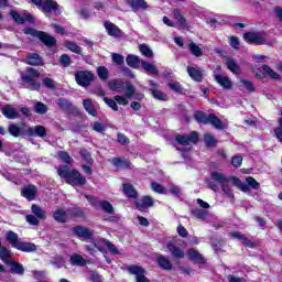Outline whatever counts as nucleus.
<instances>
[{"instance_id":"nucleus-2","label":"nucleus","mask_w":282,"mask_h":282,"mask_svg":"<svg viewBox=\"0 0 282 282\" xmlns=\"http://www.w3.org/2000/svg\"><path fill=\"white\" fill-rule=\"evenodd\" d=\"M21 127L18 123H10L8 127V132L12 138H19L24 135L26 138H47V128L42 124H37L34 128L30 127L28 123L22 122Z\"/></svg>"},{"instance_id":"nucleus-59","label":"nucleus","mask_w":282,"mask_h":282,"mask_svg":"<svg viewBox=\"0 0 282 282\" xmlns=\"http://www.w3.org/2000/svg\"><path fill=\"white\" fill-rule=\"evenodd\" d=\"M59 65H62V67H69V65H72V57L67 54H62L59 56Z\"/></svg>"},{"instance_id":"nucleus-12","label":"nucleus","mask_w":282,"mask_h":282,"mask_svg":"<svg viewBox=\"0 0 282 282\" xmlns=\"http://www.w3.org/2000/svg\"><path fill=\"white\" fill-rule=\"evenodd\" d=\"M10 17L13 19V21L15 23H18V25H24V23L28 21V23L34 24L35 20H34V15L32 13H25L24 18L19 14V12H17L15 10H11L9 12Z\"/></svg>"},{"instance_id":"nucleus-38","label":"nucleus","mask_w":282,"mask_h":282,"mask_svg":"<svg viewBox=\"0 0 282 282\" xmlns=\"http://www.w3.org/2000/svg\"><path fill=\"white\" fill-rule=\"evenodd\" d=\"M173 17L175 21H177V23L181 25V28H183V30H186V28H188V25L186 24V18L182 15V11L180 9L173 10Z\"/></svg>"},{"instance_id":"nucleus-28","label":"nucleus","mask_w":282,"mask_h":282,"mask_svg":"<svg viewBox=\"0 0 282 282\" xmlns=\"http://www.w3.org/2000/svg\"><path fill=\"white\" fill-rule=\"evenodd\" d=\"M57 106L59 109H62V111H78V108L72 105V101L66 98L57 99Z\"/></svg>"},{"instance_id":"nucleus-23","label":"nucleus","mask_w":282,"mask_h":282,"mask_svg":"<svg viewBox=\"0 0 282 282\" xmlns=\"http://www.w3.org/2000/svg\"><path fill=\"white\" fill-rule=\"evenodd\" d=\"M214 78H215L216 83L218 85H220V87H223V89H232V82L230 80V78L228 76H224L221 74H216V75H214Z\"/></svg>"},{"instance_id":"nucleus-55","label":"nucleus","mask_w":282,"mask_h":282,"mask_svg":"<svg viewBox=\"0 0 282 282\" xmlns=\"http://www.w3.org/2000/svg\"><path fill=\"white\" fill-rule=\"evenodd\" d=\"M240 84L243 85L245 89H247L249 94H254V91H257L254 84L248 79H241Z\"/></svg>"},{"instance_id":"nucleus-9","label":"nucleus","mask_w":282,"mask_h":282,"mask_svg":"<svg viewBox=\"0 0 282 282\" xmlns=\"http://www.w3.org/2000/svg\"><path fill=\"white\" fill-rule=\"evenodd\" d=\"M175 142L181 147H188V144H197L199 142V133L197 131H192L189 134H177L175 137Z\"/></svg>"},{"instance_id":"nucleus-61","label":"nucleus","mask_w":282,"mask_h":282,"mask_svg":"<svg viewBox=\"0 0 282 282\" xmlns=\"http://www.w3.org/2000/svg\"><path fill=\"white\" fill-rule=\"evenodd\" d=\"M126 97L127 98H133L135 94V86H133L131 83H126Z\"/></svg>"},{"instance_id":"nucleus-37","label":"nucleus","mask_w":282,"mask_h":282,"mask_svg":"<svg viewBox=\"0 0 282 282\" xmlns=\"http://www.w3.org/2000/svg\"><path fill=\"white\" fill-rule=\"evenodd\" d=\"M9 265H11V269H10L11 274H20V275L25 274V268L20 262L10 261Z\"/></svg>"},{"instance_id":"nucleus-41","label":"nucleus","mask_w":282,"mask_h":282,"mask_svg":"<svg viewBox=\"0 0 282 282\" xmlns=\"http://www.w3.org/2000/svg\"><path fill=\"white\" fill-rule=\"evenodd\" d=\"M31 210L37 219H42V220L47 219V214H45V210H43V208H41V206L33 204L31 206Z\"/></svg>"},{"instance_id":"nucleus-22","label":"nucleus","mask_w":282,"mask_h":282,"mask_svg":"<svg viewBox=\"0 0 282 282\" xmlns=\"http://www.w3.org/2000/svg\"><path fill=\"white\" fill-rule=\"evenodd\" d=\"M25 64L33 67H39L43 65V57L39 53H29L25 58Z\"/></svg>"},{"instance_id":"nucleus-24","label":"nucleus","mask_w":282,"mask_h":282,"mask_svg":"<svg viewBox=\"0 0 282 282\" xmlns=\"http://www.w3.org/2000/svg\"><path fill=\"white\" fill-rule=\"evenodd\" d=\"M156 265H159L161 270H166L167 272L173 270V263L171 260L162 254L156 258Z\"/></svg>"},{"instance_id":"nucleus-27","label":"nucleus","mask_w":282,"mask_h":282,"mask_svg":"<svg viewBox=\"0 0 282 282\" xmlns=\"http://www.w3.org/2000/svg\"><path fill=\"white\" fill-rule=\"evenodd\" d=\"M67 213L72 219H87V214L80 207L68 208Z\"/></svg>"},{"instance_id":"nucleus-29","label":"nucleus","mask_w":282,"mask_h":282,"mask_svg":"<svg viewBox=\"0 0 282 282\" xmlns=\"http://www.w3.org/2000/svg\"><path fill=\"white\" fill-rule=\"evenodd\" d=\"M53 219L57 223V224H67V212H65V209L63 208H58L55 212H53Z\"/></svg>"},{"instance_id":"nucleus-7","label":"nucleus","mask_w":282,"mask_h":282,"mask_svg":"<svg viewBox=\"0 0 282 282\" xmlns=\"http://www.w3.org/2000/svg\"><path fill=\"white\" fill-rule=\"evenodd\" d=\"M242 39L248 45H265L268 43V39L261 32H246Z\"/></svg>"},{"instance_id":"nucleus-10","label":"nucleus","mask_w":282,"mask_h":282,"mask_svg":"<svg viewBox=\"0 0 282 282\" xmlns=\"http://www.w3.org/2000/svg\"><path fill=\"white\" fill-rule=\"evenodd\" d=\"M111 164L117 169V171H131L133 169V163L124 156H115L111 159Z\"/></svg>"},{"instance_id":"nucleus-39","label":"nucleus","mask_w":282,"mask_h":282,"mask_svg":"<svg viewBox=\"0 0 282 282\" xmlns=\"http://www.w3.org/2000/svg\"><path fill=\"white\" fill-rule=\"evenodd\" d=\"M141 65H142V68L144 69V72H147V74H150L152 76H158L160 74V70H158V67H155V65H153L147 61H142Z\"/></svg>"},{"instance_id":"nucleus-64","label":"nucleus","mask_w":282,"mask_h":282,"mask_svg":"<svg viewBox=\"0 0 282 282\" xmlns=\"http://www.w3.org/2000/svg\"><path fill=\"white\" fill-rule=\"evenodd\" d=\"M104 102H106L110 107V109H112V111H118V104L116 99L105 97Z\"/></svg>"},{"instance_id":"nucleus-36","label":"nucleus","mask_w":282,"mask_h":282,"mask_svg":"<svg viewBox=\"0 0 282 282\" xmlns=\"http://www.w3.org/2000/svg\"><path fill=\"white\" fill-rule=\"evenodd\" d=\"M108 87L111 91H122L124 82L122 79H111L108 82Z\"/></svg>"},{"instance_id":"nucleus-4","label":"nucleus","mask_w":282,"mask_h":282,"mask_svg":"<svg viewBox=\"0 0 282 282\" xmlns=\"http://www.w3.org/2000/svg\"><path fill=\"white\" fill-rule=\"evenodd\" d=\"M23 34L39 39V41H41V43H43V45H45L46 47H55L56 45V37L50 35L45 31H39L34 28L29 26L23 29Z\"/></svg>"},{"instance_id":"nucleus-20","label":"nucleus","mask_w":282,"mask_h":282,"mask_svg":"<svg viewBox=\"0 0 282 282\" xmlns=\"http://www.w3.org/2000/svg\"><path fill=\"white\" fill-rule=\"evenodd\" d=\"M230 237H232V239H238V241H241L245 248H254V242H252L250 238L246 237V235H242L239 231L230 232Z\"/></svg>"},{"instance_id":"nucleus-58","label":"nucleus","mask_w":282,"mask_h":282,"mask_svg":"<svg viewBox=\"0 0 282 282\" xmlns=\"http://www.w3.org/2000/svg\"><path fill=\"white\" fill-rule=\"evenodd\" d=\"M93 131H96L97 133H105L107 131V126H105L102 122L95 121L93 124Z\"/></svg>"},{"instance_id":"nucleus-30","label":"nucleus","mask_w":282,"mask_h":282,"mask_svg":"<svg viewBox=\"0 0 282 282\" xmlns=\"http://www.w3.org/2000/svg\"><path fill=\"white\" fill-rule=\"evenodd\" d=\"M167 250L171 252L174 259H184V250L182 248L175 246L173 242H167Z\"/></svg>"},{"instance_id":"nucleus-47","label":"nucleus","mask_w":282,"mask_h":282,"mask_svg":"<svg viewBox=\"0 0 282 282\" xmlns=\"http://www.w3.org/2000/svg\"><path fill=\"white\" fill-rule=\"evenodd\" d=\"M188 48H189L191 54H193V56H196V58H199V56H203V54H204V52L202 51V47H199L194 42L188 44Z\"/></svg>"},{"instance_id":"nucleus-14","label":"nucleus","mask_w":282,"mask_h":282,"mask_svg":"<svg viewBox=\"0 0 282 282\" xmlns=\"http://www.w3.org/2000/svg\"><path fill=\"white\" fill-rule=\"evenodd\" d=\"M37 194L39 188L36 185L29 184L21 189V196L24 197L28 202H34Z\"/></svg>"},{"instance_id":"nucleus-56","label":"nucleus","mask_w":282,"mask_h":282,"mask_svg":"<svg viewBox=\"0 0 282 282\" xmlns=\"http://www.w3.org/2000/svg\"><path fill=\"white\" fill-rule=\"evenodd\" d=\"M246 183L248 184L249 188H253V191H259V188H261V184L258 183L252 176H248L246 178Z\"/></svg>"},{"instance_id":"nucleus-57","label":"nucleus","mask_w":282,"mask_h":282,"mask_svg":"<svg viewBox=\"0 0 282 282\" xmlns=\"http://www.w3.org/2000/svg\"><path fill=\"white\" fill-rule=\"evenodd\" d=\"M234 184H237L242 193L250 192V185H248V183H241V180H239V177L234 176Z\"/></svg>"},{"instance_id":"nucleus-31","label":"nucleus","mask_w":282,"mask_h":282,"mask_svg":"<svg viewBox=\"0 0 282 282\" xmlns=\"http://www.w3.org/2000/svg\"><path fill=\"white\" fill-rule=\"evenodd\" d=\"M22 82L28 83L30 86L29 89L31 91H41V83L35 78H31L30 76H22Z\"/></svg>"},{"instance_id":"nucleus-13","label":"nucleus","mask_w":282,"mask_h":282,"mask_svg":"<svg viewBox=\"0 0 282 282\" xmlns=\"http://www.w3.org/2000/svg\"><path fill=\"white\" fill-rule=\"evenodd\" d=\"M153 197L149 195L142 196L141 200L134 202L135 209L140 213H149V208H153Z\"/></svg>"},{"instance_id":"nucleus-11","label":"nucleus","mask_w":282,"mask_h":282,"mask_svg":"<svg viewBox=\"0 0 282 282\" xmlns=\"http://www.w3.org/2000/svg\"><path fill=\"white\" fill-rule=\"evenodd\" d=\"M104 28L108 36H111L112 39H122L124 36L122 30L111 21H105Z\"/></svg>"},{"instance_id":"nucleus-54","label":"nucleus","mask_w":282,"mask_h":282,"mask_svg":"<svg viewBox=\"0 0 282 282\" xmlns=\"http://www.w3.org/2000/svg\"><path fill=\"white\" fill-rule=\"evenodd\" d=\"M151 188L154 191V193H159V195H166V188H164V186L158 182H152Z\"/></svg>"},{"instance_id":"nucleus-62","label":"nucleus","mask_w":282,"mask_h":282,"mask_svg":"<svg viewBox=\"0 0 282 282\" xmlns=\"http://www.w3.org/2000/svg\"><path fill=\"white\" fill-rule=\"evenodd\" d=\"M231 164L234 169H239L243 164V156L235 155L231 158Z\"/></svg>"},{"instance_id":"nucleus-6","label":"nucleus","mask_w":282,"mask_h":282,"mask_svg":"<svg viewBox=\"0 0 282 282\" xmlns=\"http://www.w3.org/2000/svg\"><path fill=\"white\" fill-rule=\"evenodd\" d=\"M96 76L89 70L75 72V82L79 87H89L94 83Z\"/></svg>"},{"instance_id":"nucleus-8","label":"nucleus","mask_w":282,"mask_h":282,"mask_svg":"<svg viewBox=\"0 0 282 282\" xmlns=\"http://www.w3.org/2000/svg\"><path fill=\"white\" fill-rule=\"evenodd\" d=\"M72 232L77 237V239H80L82 241H91L94 239V230L83 225L73 227Z\"/></svg>"},{"instance_id":"nucleus-1","label":"nucleus","mask_w":282,"mask_h":282,"mask_svg":"<svg viewBox=\"0 0 282 282\" xmlns=\"http://www.w3.org/2000/svg\"><path fill=\"white\" fill-rule=\"evenodd\" d=\"M58 158L64 164L57 167V175L69 186H85V184H87V178L80 174V171L77 169H69V164L74 162V159H72L69 153L67 151H59Z\"/></svg>"},{"instance_id":"nucleus-46","label":"nucleus","mask_w":282,"mask_h":282,"mask_svg":"<svg viewBox=\"0 0 282 282\" xmlns=\"http://www.w3.org/2000/svg\"><path fill=\"white\" fill-rule=\"evenodd\" d=\"M167 87L171 89V91H174V94H184V88L180 82L171 80L167 83Z\"/></svg>"},{"instance_id":"nucleus-19","label":"nucleus","mask_w":282,"mask_h":282,"mask_svg":"<svg viewBox=\"0 0 282 282\" xmlns=\"http://www.w3.org/2000/svg\"><path fill=\"white\" fill-rule=\"evenodd\" d=\"M149 91L156 100H161L162 102H166V100H169V96L165 93L158 90L156 83L150 82Z\"/></svg>"},{"instance_id":"nucleus-35","label":"nucleus","mask_w":282,"mask_h":282,"mask_svg":"<svg viewBox=\"0 0 282 282\" xmlns=\"http://www.w3.org/2000/svg\"><path fill=\"white\" fill-rule=\"evenodd\" d=\"M70 265H78L79 268H84V265H87V260L83 258V256L78 253H74L69 258Z\"/></svg>"},{"instance_id":"nucleus-51","label":"nucleus","mask_w":282,"mask_h":282,"mask_svg":"<svg viewBox=\"0 0 282 282\" xmlns=\"http://www.w3.org/2000/svg\"><path fill=\"white\" fill-rule=\"evenodd\" d=\"M139 50L143 56L147 58H153V51L147 44H140Z\"/></svg>"},{"instance_id":"nucleus-17","label":"nucleus","mask_w":282,"mask_h":282,"mask_svg":"<svg viewBox=\"0 0 282 282\" xmlns=\"http://www.w3.org/2000/svg\"><path fill=\"white\" fill-rule=\"evenodd\" d=\"M187 257L189 261H194V263H197L198 265H206V258H204V256L195 248H189L187 250Z\"/></svg>"},{"instance_id":"nucleus-26","label":"nucleus","mask_w":282,"mask_h":282,"mask_svg":"<svg viewBox=\"0 0 282 282\" xmlns=\"http://www.w3.org/2000/svg\"><path fill=\"white\" fill-rule=\"evenodd\" d=\"M126 63L128 67H131L132 69H140V65H142V59H140V56L129 54L126 57Z\"/></svg>"},{"instance_id":"nucleus-32","label":"nucleus","mask_w":282,"mask_h":282,"mask_svg":"<svg viewBox=\"0 0 282 282\" xmlns=\"http://www.w3.org/2000/svg\"><path fill=\"white\" fill-rule=\"evenodd\" d=\"M15 250H20V252H36L37 247L33 242L20 241Z\"/></svg>"},{"instance_id":"nucleus-15","label":"nucleus","mask_w":282,"mask_h":282,"mask_svg":"<svg viewBox=\"0 0 282 282\" xmlns=\"http://www.w3.org/2000/svg\"><path fill=\"white\" fill-rule=\"evenodd\" d=\"M42 12L44 14H50V12H54L57 17H61L62 12L58 6V2L54 0H44V4L42 6Z\"/></svg>"},{"instance_id":"nucleus-50","label":"nucleus","mask_w":282,"mask_h":282,"mask_svg":"<svg viewBox=\"0 0 282 282\" xmlns=\"http://www.w3.org/2000/svg\"><path fill=\"white\" fill-rule=\"evenodd\" d=\"M97 76L100 80H107L109 78V69H107L105 66H98Z\"/></svg>"},{"instance_id":"nucleus-16","label":"nucleus","mask_w":282,"mask_h":282,"mask_svg":"<svg viewBox=\"0 0 282 282\" xmlns=\"http://www.w3.org/2000/svg\"><path fill=\"white\" fill-rule=\"evenodd\" d=\"M128 272L130 274H135L137 282H151L150 280H148L147 275H144L147 271L140 265L132 264L128 267Z\"/></svg>"},{"instance_id":"nucleus-45","label":"nucleus","mask_w":282,"mask_h":282,"mask_svg":"<svg viewBox=\"0 0 282 282\" xmlns=\"http://www.w3.org/2000/svg\"><path fill=\"white\" fill-rule=\"evenodd\" d=\"M262 69L264 73H267L268 76H270V78H272L273 80H279L281 79V75L276 72H274V69H272L270 66H268L267 64L262 65Z\"/></svg>"},{"instance_id":"nucleus-63","label":"nucleus","mask_w":282,"mask_h":282,"mask_svg":"<svg viewBox=\"0 0 282 282\" xmlns=\"http://www.w3.org/2000/svg\"><path fill=\"white\" fill-rule=\"evenodd\" d=\"M26 75H22V76H30V78H39L41 76V73L39 72V69L34 68V67H26Z\"/></svg>"},{"instance_id":"nucleus-3","label":"nucleus","mask_w":282,"mask_h":282,"mask_svg":"<svg viewBox=\"0 0 282 282\" xmlns=\"http://www.w3.org/2000/svg\"><path fill=\"white\" fill-rule=\"evenodd\" d=\"M193 118L198 124H212V127L218 130H221L225 127L224 121H221L215 113L207 115L204 111L196 110L194 111Z\"/></svg>"},{"instance_id":"nucleus-42","label":"nucleus","mask_w":282,"mask_h":282,"mask_svg":"<svg viewBox=\"0 0 282 282\" xmlns=\"http://www.w3.org/2000/svg\"><path fill=\"white\" fill-rule=\"evenodd\" d=\"M210 177L214 182H218V184H227V182H229L228 177H226L224 173L217 171L210 172Z\"/></svg>"},{"instance_id":"nucleus-40","label":"nucleus","mask_w":282,"mask_h":282,"mask_svg":"<svg viewBox=\"0 0 282 282\" xmlns=\"http://www.w3.org/2000/svg\"><path fill=\"white\" fill-rule=\"evenodd\" d=\"M130 8L132 10H148L149 3H147L144 0H130L128 1Z\"/></svg>"},{"instance_id":"nucleus-52","label":"nucleus","mask_w":282,"mask_h":282,"mask_svg":"<svg viewBox=\"0 0 282 282\" xmlns=\"http://www.w3.org/2000/svg\"><path fill=\"white\" fill-rule=\"evenodd\" d=\"M79 155L84 160V162L88 164H94V159H91V153H89L87 149H82L79 151Z\"/></svg>"},{"instance_id":"nucleus-18","label":"nucleus","mask_w":282,"mask_h":282,"mask_svg":"<svg viewBox=\"0 0 282 282\" xmlns=\"http://www.w3.org/2000/svg\"><path fill=\"white\" fill-rule=\"evenodd\" d=\"M1 113L7 120H17V118H19V111L10 104L1 107Z\"/></svg>"},{"instance_id":"nucleus-33","label":"nucleus","mask_w":282,"mask_h":282,"mask_svg":"<svg viewBox=\"0 0 282 282\" xmlns=\"http://www.w3.org/2000/svg\"><path fill=\"white\" fill-rule=\"evenodd\" d=\"M83 107L89 116H93V118H96V116H98V110H96V106H94V102L91 101V99L89 98L84 99Z\"/></svg>"},{"instance_id":"nucleus-49","label":"nucleus","mask_w":282,"mask_h":282,"mask_svg":"<svg viewBox=\"0 0 282 282\" xmlns=\"http://www.w3.org/2000/svg\"><path fill=\"white\" fill-rule=\"evenodd\" d=\"M191 215L196 219H206L208 217V213L204 209L194 208L191 210Z\"/></svg>"},{"instance_id":"nucleus-25","label":"nucleus","mask_w":282,"mask_h":282,"mask_svg":"<svg viewBox=\"0 0 282 282\" xmlns=\"http://www.w3.org/2000/svg\"><path fill=\"white\" fill-rule=\"evenodd\" d=\"M187 74L195 83H202L204 80V73L193 66H187Z\"/></svg>"},{"instance_id":"nucleus-60","label":"nucleus","mask_w":282,"mask_h":282,"mask_svg":"<svg viewBox=\"0 0 282 282\" xmlns=\"http://www.w3.org/2000/svg\"><path fill=\"white\" fill-rule=\"evenodd\" d=\"M11 257V252L10 250H8V248L6 247H2L0 249V259L4 262V263H10L8 260L10 259Z\"/></svg>"},{"instance_id":"nucleus-21","label":"nucleus","mask_w":282,"mask_h":282,"mask_svg":"<svg viewBox=\"0 0 282 282\" xmlns=\"http://www.w3.org/2000/svg\"><path fill=\"white\" fill-rule=\"evenodd\" d=\"M122 193L128 199H138V189L131 183L122 184Z\"/></svg>"},{"instance_id":"nucleus-48","label":"nucleus","mask_w":282,"mask_h":282,"mask_svg":"<svg viewBox=\"0 0 282 282\" xmlns=\"http://www.w3.org/2000/svg\"><path fill=\"white\" fill-rule=\"evenodd\" d=\"M65 47L69 50V52H73L74 54H83V47H80L75 42H66Z\"/></svg>"},{"instance_id":"nucleus-5","label":"nucleus","mask_w":282,"mask_h":282,"mask_svg":"<svg viewBox=\"0 0 282 282\" xmlns=\"http://www.w3.org/2000/svg\"><path fill=\"white\" fill-rule=\"evenodd\" d=\"M87 202H90L93 208H96V210H104V213H107V215H113V205L109 203V200H99L96 197L91 195H85Z\"/></svg>"},{"instance_id":"nucleus-34","label":"nucleus","mask_w":282,"mask_h":282,"mask_svg":"<svg viewBox=\"0 0 282 282\" xmlns=\"http://www.w3.org/2000/svg\"><path fill=\"white\" fill-rule=\"evenodd\" d=\"M226 67L231 72V74H235L236 76L241 75V67H239V64L232 58H227L226 61Z\"/></svg>"},{"instance_id":"nucleus-53","label":"nucleus","mask_w":282,"mask_h":282,"mask_svg":"<svg viewBox=\"0 0 282 282\" xmlns=\"http://www.w3.org/2000/svg\"><path fill=\"white\" fill-rule=\"evenodd\" d=\"M204 140L208 149L217 147V140L212 134H205Z\"/></svg>"},{"instance_id":"nucleus-43","label":"nucleus","mask_w":282,"mask_h":282,"mask_svg":"<svg viewBox=\"0 0 282 282\" xmlns=\"http://www.w3.org/2000/svg\"><path fill=\"white\" fill-rule=\"evenodd\" d=\"M34 113H39V116H45L47 113V105L43 101H36L33 106Z\"/></svg>"},{"instance_id":"nucleus-44","label":"nucleus","mask_w":282,"mask_h":282,"mask_svg":"<svg viewBox=\"0 0 282 282\" xmlns=\"http://www.w3.org/2000/svg\"><path fill=\"white\" fill-rule=\"evenodd\" d=\"M7 240L11 243L12 248H17L21 241H19V235L14 231H8Z\"/></svg>"}]
</instances>
